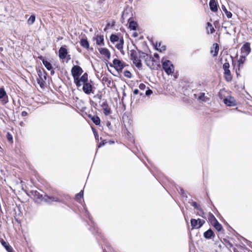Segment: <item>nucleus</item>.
Returning a JSON list of instances; mask_svg holds the SVG:
<instances>
[{
	"label": "nucleus",
	"mask_w": 252,
	"mask_h": 252,
	"mask_svg": "<svg viewBox=\"0 0 252 252\" xmlns=\"http://www.w3.org/2000/svg\"><path fill=\"white\" fill-rule=\"evenodd\" d=\"M82 206L83 207L85 216L87 218H88L91 222V224H89V222H88V224L90 226V227L89 228V230L91 231L92 233L95 237L96 240H98V239H100L103 240V236L101 233L99 232L98 229L96 226L93 220V217L89 213L86 204L84 203L82 204Z\"/></svg>",
	"instance_id": "nucleus-1"
},
{
	"label": "nucleus",
	"mask_w": 252,
	"mask_h": 252,
	"mask_svg": "<svg viewBox=\"0 0 252 252\" xmlns=\"http://www.w3.org/2000/svg\"><path fill=\"white\" fill-rule=\"evenodd\" d=\"M36 70L38 75L37 82L41 88L44 89L45 87L48 73L42 66H36Z\"/></svg>",
	"instance_id": "nucleus-2"
},
{
	"label": "nucleus",
	"mask_w": 252,
	"mask_h": 252,
	"mask_svg": "<svg viewBox=\"0 0 252 252\" xmlns=\"http://www.w3.org/2000/svg\"><path fill=\"white\" fill-rule=\"evenodd\" d=\"M106 64H109L111 67H114L115 69L119 73H121L123 69L128 65L126 63L121 61L119 59L115 58L113 60V63H111L106 60Z\"/></svg>",
	"instance_id": "nucleus-3"
},
{
	"label": "nucleus",
	"mask_w": 252,
	"mask_h": 252,
	"mask_svg": "<svg viewBox=\"0 0 252 252\" xmlns=\"http://www.w3.org/2000/svg\"><path fill=\"white\" fill-rule=\"evenodd\" d=\"M162 68L165 72L168 75H172L174 71V66L172 62L163 57L161 60Z\"/></svg>",
	"instance_id": "nucleus-4"
},
{
	"label": "nucleus",
	"mask_w": 252,
	"mask_h": 252,
	"mask_svg": "<svg viewBox=\"0 0 252 252\" xmlns=\"http://www.w3.org/2000/svg\"><path fill=\"white\" fill-rule=\"evenodd\" d=\"M25 192L28 196L33 198L35 203H40L43 201L44 195L39 192L37 190H31L29 191L25 190Z\"/></svg>",
	"instance_id": "nucleus-5"
},
{
	"label": "nucleus",
	"mask_w": 252,
	"mask_h": 252,
	"mask_svg": "<svg viewBox=\"0 0 252 252\" xmlns=\"http://www.w3.org/2000/svg\"><path fill=\"white\" fill-rule=\"evenodd\" d=\"M43 201L48 205H51L52 204V202H60L68 207H69V205L66 202L63 198H60L53 195H49L47 193H45L44 194Z\"/></svg>",
	"instance_id": "nucleus-6"
},
{
	"label": "nucleus",
	"mask_w": 252,
	"mask_h": 252,
	"mask_svg": "<svg viewBox=\"0 0 252 252\" xmlns=\"http://www.w3.org/2000/svg\"><path fill=\"white\" fill-rule=\"evenodd\" d=\"M130 59L132 61L133 64L138 69H140L142 66L141 60L138 58L136 51L134 49L130 50Z\"/></svg>",
	"instance_id": "nucleus-7"
},
{
	"label": "nucleus",
	"mask_w": 252,
	"mask_h": 252,
	"mask_svg": "<svg viewBox=\"0 0 252 252\" xmlns=\"http://www.w3.org/2000/svg\"><path fill=\"white\" fill-rule=\"evenodd\" d=\"M82 67L77 65H73L71 69V74L73 77V81H75L83 73Z\"/></svg>",
	"instance_id": "nucleus-8"
},
{
	"label": "nucleus",
	"mask_w": 252,
	"mask_h": 252,
	"mask_svg": "<svg viewBox=\"0 0 252 252\" xmlns=\"http://www.w3.org/2000/svg\"><path fill=\"white\" fill-rule=\"evenodd\" d=\"M88 82V74L87 72H85L82 75L80 76L75 81L74 83L75 84L77 89L81 87L83 84Z\"/></svg>",
	"instance_id": "nucleus-9"
},
{
	"label": "nucleus",
	"mask_w": 252,
	"mask_h": 252,
	"mask_svg": "<svg viewBox=\"0 0 252 252\" xmlns=\"http://www.w3.org/2000/svg\"><path fill=\"white\" fill-rule=\"evenodd\" d=\"M205 223L204 220L201 219H190V225L192 229H199Z\"/></svg>",
	"instance_id": "nucleus-10"
},
{
	"label": "nucleus",
	"mask_w": 252,
	"mask_h": 252,
	"mask_svg": "<svg viewBox=\"0 0 252 252\" xmlns=\"http://www.w3.org/2000/svg\"><path fill=\"white\" fill-rule=\"evenodd\" d=\"M82 91L86 94L89 95L91 94H94L95 87L93 84L89 83L88 82L82 84Z\"/></svg>",
	"instance_id": "nucleus-11"
},
{
	"label": "nucleus",
	"mask_w": 252,
	"mask_h": 252,
	"mask_svg": "<svg viewBox=\"0 0 252 252\" xmlns=\"http://www.w3.org/2000/svg\"><path fill=\"white\" fill-rule=\"evenodd\" d=\"M37 58L42 61V63L47 70H52L53 69V66L51 61L49 59L42 55H39Z\"/></svg>",
	"instance_id": "nucleus-12"
},
{
	"label": "nucleus",
	"mask_w": 252,
	"mask_h": 252,
	"mask_svg": "<svg viewBox=\"0 0 252 252\" xmlns=\"http://www.w3.org/2000/svg\"><path fill=\"white\" fill-rule=\"evenodd\" d=\"M223 103L227 106L233 107L237 105L235 98L231 95H227L223 100Z\"/></svg>",
	"instance_id": "nucleus-13"
},
{
	"label": "nucleus",
	"mask_w": 252,
	"mask_h": 252,
	"mask_svg": "<svg viewBox=\"0 0 252 252\" xmlns=\"http://www.w3.org/2000/svg\"><path fill=\"white\" fill-rule=\"evenodd\" d=\"M103 100L104 101L100 105L103 109L104 115L105 116H108L112 113V110L109 106L107 100L103 99Z\"/></svg>",
	"instance_id": "nucleus-14"
},
{
	"label": "nucleus",
	"mask_w": 252,
	"mask_h": 252,
	"mask_svg": "<svg viewBox=\"0 0 252 252\" xmlns=\"http://www.w3.org/2000/svg\"><path fill=\"white\" fill-rule=\"evenodd\" d=\"M68 53L67 46L65 45H62L59 50V57L60 59L64 60Z\"/></svg>",
	"instance_id": "nucleus-15"
},
{
	"label": "nucleus",
	"mask_w": 252,
	"mask_h": 252,
	"mask_svg": "<svg viewBox=\"0 0 252 252\" xmlns=\"http://www.w3.org/2000/svg\"><path fill=\"white\" fill-rule=\"evenodd\" d=\"M251 52V44L249 42H246L242 45L241 48V53L245 54V55L248 56Z\"/></svg>",
	"instance_id": "nucleus-16"
},
{
	"label": "nucleus",
	"mask_w": 252,
	"mask_h": 252,
	"mask_svg": "<svg viewBox=\"0 0 252 252\" xmlns=\"http://www.w3.org/2000/svg\"><path fill=\"white\" fill-rule=\"evenodd\" d=\"M144 61L147 66H148L152 70L155 69L154 67V63L155 62V60L151 55H148V56L144 59Z\"/></svg>",
	"instance_id": "nucleus-17"
},
{
	"label": "nucleus",
	"mask_w": 252,
	"mask_h": 252,
	"mask_svg": "<svg viewBox=\"0 0 252 252\" xmlns=\"http://www.w3.org/2000/svg\"><path fill=\"white\" fill-rule=\"evenodd\" d=\"M127 24H128V28L132 31H136L139 28V25L136 21L133 20L132 17H130L127 20Z\"/></svg>",
	"instance_id": "nucleus-18"
},
{
	"label": "nucleus",
	"mask_w": 252,
	"mask_h": 252,
	"mask_svg": "<svg viewBox=\"0 0 252 252\" xmlns=\"http://www.w3.org/2000/svg\"><path fill=\"white\" fill-rule=\"evenodd\" d=\"M99 53L103 56H104L106 60L104 62L105 63L106 62V60H110L111 58V53L110 51L106 48L102 47V48H97Z\"/></svg>",
	"instance_id": "nucleus-19"
},
{
	"label": "nucleus",
	"mask_w": 252,
	"mask_h": 252,
	"mask_svg": "<svg viewBox=\"0 0 252 252\" xmlns=\"http://www.w3.org/2000/svg\"><path fill=\"white\" fill-rule=\"evenodd\" d=\"M215 236V233L211 228H209L203 233V237L207 240H214Z\"/></svg>",
	"instance_id": "nucleus-20"
},
{
	"label": "nucleus",
	"mask_w": 252,
	"mask_h": 252,
	"mask_svg": "<svg viewBox=\"0 0 252 252\" xmlns=\"http://www.w3.org/2000/svg\"><path fill=\"white\" fill-rule=\"evenodd\" d=\"M0 99H2V103L4 104L8 102V96L3 87L0 88Z\"/></svg>",
	"instance_id": "nucleus-21"
},
{
	"label": "nucleus",
	"mask_w": 252,
	"mask_h": 252,
	"mask_svg": "<svg viewBox=\"0 0 252 252\" xmlns=\"http://www.w3.org/2000/svg\"><path fill=\"white\" fill-rule=\"evenodd\" d=\"M93 40L96 41V44L99 46L105 45L104 36L102 34H97L93 37Z\"/></svg>",
	"instance_id": "nucleus-22"
},
{
	"label": "nucleus",
	"mask_w": 252,
	"mask_h": 252,
	"mask_svg": "<svg viewBox=\"0 0 252 252\" xmlns=\"http://www.w3.org/2000/svg\"><path fill=\"white\" fill-rule=\"evenodd\" d=\"M80 44L82 47L86 49L87 50H89L90 49V43L86 36L81 38L80 41Z\"/></svg>",
	"instance_id": "nucleus-23"
},
{
	"label": "nucleus",
	"mask_w": 252,
	"mask_h": 252,
	"mask_svg": "<svg viewBox=\"0 0 252 252\" xmlns=\"http://www.w3.org/2000/svg\"><path fill=\"white\" fill-rule=\"evenodd\" d=\"M209 4L211 11L216 12L218 11V4L215 0H210Z\"/></svg>",
	"instance_id": "nucleus-24"
},
{
	"label": "nucleus",
	"mask_w": 252,
	"mask_h": 252,
	"mask_svg": "<svg viewBox=\"0 0 252 252\" xmlns=\"http://www.w3.org/2000/svg\"><path fill=\"white\" fill-rule=\"evenodd\" d=\"M174 186L176 189L178 191V193L181 195V196L182 197L185 198L186 199H187L188 198V196L187 195L186 192L184 189L182 187L179 186L177 184H175V183Z\"/></svg>",
	"instance_id": "nucleus-25"
},
{
	"label": "nucleus",
	"mask_w": 252,
	"mask_h": 252,
	"mask_svg": "<svg viewBox=\"0 0 252 252\" xmlns=\"http://www.w3.org/2000/svg\"><path fill=\"white\" fill-rule=\"evenodd\" d=\"M0 243L7 252H15L12 247L3 239H0Z\"/></svg>",
	"instance_id": "nucleus-26"
},
{
	"label": "nucleus",
	"mask_w": 252,
	"mask_h": 252,
	"mask_svg": "<svg viewBox=\"0 0 252 252\" xmlns=\"http://www.w3.org/2000/svg\"><path fill=\"white\" fill-rule=\"evenodd\" d=\"M213 48L211 49L210 53L211 54H213V57H217L218 55L219 51V45L217 43H215L213 44Z\"/></svg>",
	"instance_id": "nucleus-27"
},
{
	"label": "nucleus",
	"mask_w": 252,
	"mask_h": 252,
	"mask_svg": "<svg viewBox=\"0 0 252 252\" xmlns=\"http://www.w3.org/2000/svg\"><path fill=\"white\" fill-rule=\"evenodd\" d=\"M208 222L210 223L211 225H213L216 222L219 221L216 218L215 216L211 212L208 213Z\"/></svg>",
	"instance_id": "nucleus-28"
},
{
	"label": "nucleus",
	"mask_w": 252,
	"mask_h": 252,
	"mask_svg": "<svg viewBox=\"0 0 252 252\" xmlns=\"http://www.w3.org/2000/svg\"><path fill=\"white\" fill-rule=\"evenodd\" d=\"M223 76L224 79L226 82H231L232 80V76L230 69L224 70Z\"/></svg>",
	"instance_id": "nucleus-29"
},
{
	"label": "nucleus",
	"mask_w": 252,
	"mask_h": 252,
	"mask_svg": "<svg viewBox=\"0 0 252 252\" xmlns=\"http://www.w3.org/2000/svg\"><path fill=\"white\" fill-rule=\"evenodd\" d=\"M121 35V33H112L110 36V40L113 43L118 41L119 39V37Z\"/></svg>",
	"instance_id": "nucleus-30"
},
{
	"label": "nucleus",
	"mask_w": 252,
	"mask_h": 252,
	"mask_svg": "<svg viewBox=\"0 0 252 252\" xmlns=\"http://www.w3.org/2000/svg\"><path fill=\"white\" fill-rule=\"evenodd\" d=\"M133 46L135 49L137 51V52L140 55L139 57L138 58H140V59H144L148 56V54L144 53L143 51L139 49L136 45L134 44Z\"/></svg>",
	"instance_id": "nucleus-31"
},
{
	"label": "nucleus",
	"mask_w": 252,
	"mask_h": 252,
	"mask_svg": "<svg viewBox=\"0 0 252 252\" xmlns=\"http://www.w3.org/2000/svg\"><path fill=\"white\" fill-rule=\"evenodd\" d=\"M194 95L195 97L197 98L198 100L204 102L206 101V100L205 99L206 96L205 93L201 92L198 94H195Z\"/></svg>",
	"instance_id": "nucleus-32"
},
{
	"label": "nucleus",
	"mask_w": 252,
	"mask_h": 252,
	"mask_svg": "<svg viewBox=\"0 0 252 252\" xmlns=\"http://www.w3.org/2000/svg\"><path fill=\"white\" fill-rule=\"evenodd\" d=\"M84 189L80 190L79 193H77L75 195V199L78 202H81V199L82 198H83L84 196Z\"/></svg>",
	"instance_id": "nucleus-33"
},
{
	"label": "nucleus",
	"mask_w": 252,
	"mask_h": 252,
	"mask_svg": "<svg viewBox=\"0 0 252 252\" xmlns=\"http://www.w3.org/2000/svg\"><path fill=\"white\" fill-rule=\"evenodd\" d=\"M91 121L96 125V126H100L101 123V120L100 118L97 115H94V116L92 118Z\"/></svg>",
	"instance_id": "nucleus-34"
},
{
	"label": "nucleus",
	"mask_w": 252,
	"mask_h": 252,
	"mask_svg": "<svg viewBox=\"0 0 252 252\" xmlns=\"http://www.w3.org/2000/svg\"><path fill=\"white\" fill-rule=\"evenodd\" d=\"M247 56L245 55H242L240 56L239 59L237 60L239 67L245 63Z\"/></svg>",
	"instance_id": "nucleus-35"
},
{
	"label": "nucleus",
	"mask_w": 252,
	"mask_h": 252,
	"mask_svg": "<svg viewBox=\"0 0 252 252\" xmlns=\"http://www.w3.org/2000/svg\"><path fill=\"white\" fill-rule=\"evenodd\" d=\"M221 8L223 11L225 13L226 17L230 19L232 18V14L230 11L227 10L226 7L223 4L221 5Z\"/></svg>",
	"instance_id": "nucleus-36"
},
{
	"label": "nucleus",
	"mask_w": 252,
	"mask_h": 252,
	"mask_svg": "<svg viewBox=\"0 0 252 252\" xmlns=\"http://www.w3.org/2000/svg\"><path fill=\"white\" fill-rule=\"evenodd\" d=\"M212 226L218 232H221L222 230H224L222 225L219 221L216 222Z\"/></svg>",
	"instance_id": "nucleus-37"
},
{
	"label": "nucleus",
	"mask_w": 252,
	"mask_h": 252,
	"mask_svg": "<svg viewBox=\"0 0 252 252\" xmlns=\"http://www.w3.org/2000/svg\"><path fill=\"white\" fill-rule=\"evenodd\" d=\"M190 205L192 206L195 209L197 210H201V206L200 205L198 204L196 201H192L191 202H189Z\"/></svg>",
	"instance_id": "nucleus-38"
},
{
	"label": "nucleus",
	"mask_w": 252,
	"mask_h": 252,
	"mask_svg": "<svg viewBox=\"0 0 252 252\" xmlns=\"http://www.w3.org/2000/svg\"><path fill=\"white\" fill-rule=\"evenodd\" d=\"M35 21V15L32 14L27 20V23L29 25H32Z\"/></svg>",
	"instance_id": "nucleus-39"
},
{
	"label": "nucleus",
	"mask_w": 252,
	"mask_h": 252,
	"mask_svg": "<svg viewBox=\"0 0 252 252\" xmlns=\"http://www.w3.org/2000/svg\"><path fill=\"white\" fill-rule=\"evenodd\" d=\"M150 171L151 173L153 174V175L155 177V178L158 180V177L157 176L156 174H161V173L160 172V171L156 167H154V171H153L152 169H150Z\"/></svg>",
	"instance_id": "nucleus-40"
},
{
	"label": "nucleus",
	"mask_w": 252,
	"mask_h": 252,
	"mask_svg": "<svg viewBox=\"0 0 252 252\" xmlns=\"http://www.w3.org/2000/svg\"><path fill=\"white\" fill-rule=\"evenodd\" d=\"M229 67H230L229 63H228L227 60L226 59L225 62L223 63V64L222 65V69H223V70H229Z\"/></svg>",
	"instance_id": "nucleus-41"
},
{
	"label": "nucleus",
	"mask_w": 252,
	"mask_h": 252,
	"mask_svg": "<svg viewBox=\"0 0 252 252\" xmlns=\"http://www.w3.org/2000/svg\"><path fill=\"white\" fill-rule=\"evenodd\" d=\"M100 140H102V141L100 142H97V148H100L102 147V146H104L105 144L106 143L105 140H102V137L100 138Z\"/></svg>",
	"instance_id": "nucleus-42"
},
{
	"label": "nucleus",
	"mask_w": 252,
	"mask_h": 252,
	"mask_svg": "<svg viewBox=\"0 0 252 252\" xmlns=\"http://www.w3.org/2000/svg\"><path fill=\"white\" fill-rule=\"evenodd\" d=\"M223 220L224 219H223ZM222 221L227 226L229 229H230L234 232L235 235H239V234L231 226H230V225L225 220H223Z\"/></svg>",
	"instance_id": "nucleus-43"
},
{
	"label": "nucleus",
	"mask_w": 252,
	"mask_h": 252,
	"mask_svg": "<svg viewBox=\"0 0 252 252\" xmlns=\"http://www.w3.org/2000/svg\"><path fill=\"white\" fill-rule=\"evenodd\" d=\"M124 75L128 78H131L132 76L131 73L128 70H126L124 71Z\"/></svg>",
	"instance_id": "nucleus-44"
},
{
	"label": "nucleus",
	"mask_w": 252,
	"mask_h": 252,
	"mask_svg": "<svg viewBox=\"0 0 252 252\" xmlns=\"http://www.w3.org/2000/svg\"><path fill=\"white\" fill-rule=\"evenodd\" d=\"M207 26L208 27H210V33L213 34L215 32V30L214 29L211 23H210V22H207Z\"/></svg>",
	"instance_id": "nucleus-45"
},
{
	"label": "nucleus",
	"mask_w": 252,
	"mask_h": 252,
	"mask_svg": "<svg viewBox=\"0 0 252 252\" xmlns=\"http://www.w3.org/2000/svg\"><path fill=\"white\" fill-rule=\"evenodd\" d=\"M223 241L227 246L229 247L230 248H233V245L232 244V243L230 242L226 238H223Z\"/></svg>",
	"instance_id": "nucleus-46"
},
{
	"label": "nucleus",
	"mask_w": 252,
	"mask_h": 252,
	"mask_svg": "<svg viewBox=\"0 0 252 252\" xmlns=\"http://www.w3.org/2000/svg\"><path fill=\"white\" fill-rule=\"evenodd\" d=\"M200 211V213H197L196 215H198L203 219H206V213L204 212L203 210L201 208V210H199Z\"/></svg>",
	"instance_id": "nucleus-47"
},
{
	"label": "nucleus",
	"mask_w": 252,
	"mask_h": 252,
	"mask_svg": "<svg viewBox=\"0 0 252 252\" xmlns=\"http://www.w3.org/2000/svg\"><path fill=\"white\" fill-rule=\"evenodd\" d=\"M7 140L10 142H12L13 140V136L10 132H7L6 135Z\"/></svg>",
	"instance_id": "nucleus-48"
},
{
	"label": "nucleus",
	"mask_w": 252,
	"mask_h": 252,
	"mask_svg": "<svg viewBox=\"0 0 252 252\" xmlns=\"http://www.w3.org/2000/svg\"><path fill=\"white\" fill-rule=\"evenodd\" d=\"M153 91L151 89H150L149 88H147V89L146 90V92H145V95L149 96L151 95L152 94H153Z\"/></svg>",
	"instance_id": "nucleus-49"
},
{
	"label": "nucleus",
	"mask_w": 252,
	"mask_h": 252,
	"mask_svg": "<svg viewBox=\"0 0 252 252\" xmlns=\"http://www.w3.org/2000/svg\"><path fill=\"white\" fill-rule=\"evenodd\" d=\"M166 49V46L165 45H162L160 48H158L156 49V50L158 51L159 52H162L163 51H165Z\"/></svg>",
	"instance_id": "nucleus-50"
},
{
	"label": "nucleus",
	"mask_w": 252,
	"mask_h": 252,
	"mask_svg": "<svg viewBox=\"0 0 252 252\" xmlns=\"http://www.w3.org/2000/svg\"><path fill=\"white\" fill-rule=\"evenodd\" d=\"M102 82H107L108 84V86H109V85L111 84V80H110L107 77H103L102 79Z\"/></svg>",
	"instance_id": "nucleus-51"
},
{
	"label": "nucleus",
	"mask_w": 252,
	"mask_h": 252,
	"mask_svg": "<svg viewBox=\"0 0 252 252\" xmlns=\"http://www.w3.org/2000/svg\"><path fill=\"white\" fill-rule=\"evenodd\" d=\"M116 48L118 50H122V49H123L124 48V45L123 44H120L119 43H117L116 46H115Z\"/></svg>",
	"instance_id": "nucleus-52"
},
{
	"label": "nucleus",
	"mask_w": 252,
	"mask_h": 252,
	"mask_svg": "<svg viewBox=\"0 0 252 252\" xmlns=\"http://www.w3.org/2000/svg\"><path fill=\"white\" fill-rule=\"evenodd\" d=\"M90 103L92 106H93L94 108L96 109V106H97V104L96 103L94 102L91 99H90Z\"/></svg>",
	"instance_id": "nucleus-53"
},
{
	"label": "nucleus",
	"mask_w": 252,
	"mask_h": 252,
	"mask_svg": "<svg viewBox=\"0 0 252 252\" xmlns=\"http://www.w3.org/2000/svg\"><path fill=\"white\" fill-rule=\"evenodd\" d=\"M161 42L157 41L155 44L154 45V47L155 49L158 48V47H159L161 46Z\"/></svg>",
	"instance_id": "nucleus-54"
},
{
	"label": "nucleus",
	"mask_w": 252,
	"mask_h": 252,
	"mask_svg": "<svg viewBox=\"0 0 252 252\" xmlns=\"http://www.w3.org/2000/svg\"><path fill=\"white\" fill-rule=\"evenodd\" d=\"M138 87L140 90H144L146 89V85L144 83H141L139 85Z\"/></svg>",
	"instance_id": "nucleus-55"
},
{
	"label": "nucleus",
	"mask_w": 252,
	"mask_h": 252,
	"mask_svg": "<svg viewBox=\"0 0 252 252\" xmlns=\"http://www.w3.org/2000/svg\"><path fill=\"white\" fill-rule=\"evenodd\" d=\"M94 136L95 140L97 142H98L99 141V135H98V132L94 131Z\"/></svg>",
	"instance_id": "nucleus-56"
},
{
	"label": "nucleus",
	"mask_w": 252,
	"mask_h": 252,
	"mask_svg": "<svg viewBox=\"0 0 252 252\" xmlns=\"http://www.w3.org/2000/svg\"><path fill=\"white\" fill-rule=\"evenodd\" d=\"M128 14V13L127 11H126V10H124L123 12H122L121 19L124 20L125 18V17L126 16V15Z\"/></svg>",
	"instance_id": "nucleus-57"
},
{
	"label": "nucleus",
	"mask_w": 252,
	"mask_h": 252,
	"mask_svg": "<svg viewBox=\"0 0 252 252\" xmlns=\"http://www.w3.org/2000/svg\"><path fill=\"white\" fill-rule=\"evenodd\" d=\"M106 126L108 127V128L109 129H111L113 127L112 125H111V123L110 121H107L106 123Z\"/></svg>",
	"instance_id": "nucleus-58"
},
{
	"label": "nucleus",
	"mask_w": 252,
	"mask_h": 252,
	"mask_svg": "<svg viewBox=\"0 0 252 252\" xmlns=\"http://www.w3.org/2000/svg\"><path fill=\"white\" fill-rule=\"evenodd\" d=\"M119 43L120 44H123L124 45V38H123V36H122L121 37H119V43Z\"/></svg>",
	"instance_id": "nucleus-59"
},
{
	"label": "nucleus",
	"mask_w": 252,
	"mask_h": 252,
	"mask_svg": "<svg viewBox=\"0 0 252 252\" xmlns=\"http://www.w3.org/2000/svg\"><path fill=\"white\" fill-rule=\"evenodd\" d=\"M240 69L239 67H238V69L236 70V77L237 78H238L239 77L241 76V75L240 73Z\"/></svg>",
	"instance_id": "nucleus-60"
},
{
	"label": "nucleus",
	"mask_w": 252,
	"mask_h": 252,
	"mask_svg": "<svg viewBox=\"0 0 252 252\" xmlns=\"http://www.w3.org/2000/svg\"><path fill=\"white\" fill-rule=\"evenodd\" d=\"M214 210H213V212L215 214H216L217 216L218 217V215H220V213L219 212V211H218L217 209L216 208L215 206H214Z\"/></svg>",
	"instance_id": "nucleus-61"
},
{
	"label": "nucleus",
	"mask_w": 252,
	"mask_h": 252,
	"mask_svg": "<svg viewBox=\"0 0 252 252\" xmlns=\"http://www.w3.org/2000/svg\"><path fill=\"white\" fill-rule=\"evenodd\" d=\"M102 94H97L96 95L94 96V98L97 97L99 99H101L102 98Z\"/></svg>",
	"instance_id": "nucleus-62"
},
{
	"label": "nucleus",
	"mask_w": 252,
	"mask_h": 252,
	"mask_svg": "<svg viewBox=\"0 0 252 252\" xmlns=\"http://www.w3.org/2000/svg\"><path fill=\"white\" fill-rule=\"evenodd\" d=\"M133 93L134 95H137L140 93V92L138 89H135L133 90Z\"/></svg>",
	"instance_id": "nucleus-63"
},
{
	"label": "nucleus",
	"mask_w": 252,
	"mask_h": 252,
	"mask_svg": "<svg viewBox=\"0 0 252 252\" xmlns=\"http://www.w3.org/2000/svg\"><path fill=\"white\" fill-rule=\"evenodd\" d=\"M243 239L244 240H245L247 242V245L250 247H251L252 249V242L250 241H248L247 240H246V239H245L244 238H243Z\"/></svg>",
	"instance_id": "nucleus-64"
}]
</instances>
